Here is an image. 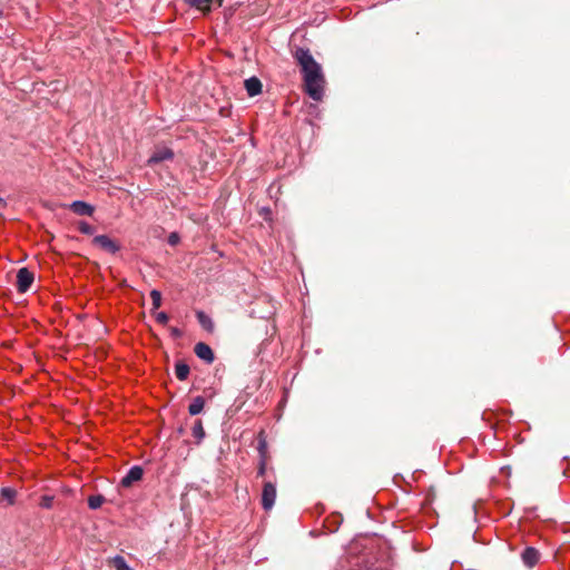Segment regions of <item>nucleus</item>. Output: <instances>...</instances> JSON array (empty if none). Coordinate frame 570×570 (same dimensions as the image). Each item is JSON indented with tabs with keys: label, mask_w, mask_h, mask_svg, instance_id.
I'll use <instances>...</instances> for the list:
<instances>
[{
	"label": "nucleus",
	"mask_w": 570,
	"mask_h": 570,
	"mask_svg": "<svg viewBox=\"0 0 570 570\" xmlns=\"http://www.w3.org/2000/svg\"><path fill=\"white\" fill-rule=\"evenodd\" d=\"M17 491L12 488H1L0 490V502L7 505H13L16 502Z\"/></svg>",
	"instance_id": "9b49d317"
},
{
	"label": "nucleus",
	"mask_w": 570,
	"mask_h": 570,
	"mask_svg": "<svg viewBox=\"0 0 570 570\" xmlns=\"http://www.w3.org/2000/svg\"><path fill=\"white\" fill-rule=\"evenodd\" d=\"M276 500V485L275 483L268 481L264 483L262 491V507L264 510H271Z\"/></svg>",
	"instance_id": "7ed1b4c3"
},
{
	"label": "nucleus",
	"mask_w": 570,
	"mask_h": 570,
	"mask_svg": "<svg viewBox=\"0 0 570 570\" xmlns=\"http://www.w3.org/2000/svg\"><path fill=\"white\" fill-rule=\"evenodd\" d=\"M155 318H156L157 323H159V324H161V325L167 324V322H168V320H169V317H168L167 313H165V312H159V313H157V314H156V316H155Z\"/></svg>",
	"instance_id": "5701e85b"
},
{
	"label": "nucleus",
	"mask_w": 570,
	"mask_h": 570,
	"mask_svg": "<svg viewBox=\"0 0 570 570\" xmlns=\"http://www.w3.org/2000/svg\"><path fill=\"white\" fill-rule=\"evenodd\" d=\"M205 406V399L203 396H196L193 399L191 403L188 406V412L190 415L199 414Z\"/></svg>",
	"instance_id": "4468645a"
},
{
	"label": "nucleus",
	"mask_w": 570,
	"mask_h": 570,
	"mask_svg": "<svg viewBox=\"0 0 570 570\" xmlns=\"http://www.w3.org/2000/svg\"><path fill=\"white\" fill-rule=\"evenodd\" d=\"M266 449H267L266 440L263 436H261L258 440V446H257L261 459L266 456Z\"/></svg>",
	"instance_id": "aec40b11"
},
{
	"label": "nucleus",
	"mask_w": 570,
	"mask_h": 570,
	"mask_svg": "<svg viewBox=\"0 0 570 570\" xmlns=\"http://www.w3.org/2000/svg\"><path fill=\"white\" fill-rule=\"evenodd\" d=\"M244 85L249 97L257 96L262 91V82L256 77L246 79Z\"/></svg>",
	"instance_id": "1a4fd4ad"
},
{
	"label": "nucleus",
	"mask_w": 570,
	"mask_h": 570,
	"mask_svg": "<svg viewBox=\"0 0 570 570\" xmlns=\"http://www.w3.org/2000/svg\"><path fill=\"white\" fill-rule=\"evenodd\" d=\"M73 213L80 216H91L94 207L85 202L76 200L70 205Z\"/></svg>",
	"instance_id": "9d476101"
},
{
	"label": "nucleus",
	"mask_w": 570,
	"mask_h": 570,
	"mask_svg": "<svg viewBox=\"0 0 570 570\" xmlns=\"http://www.w3.org/2000/svg\"><path fill=\"white\" fill-rule=\"evenodd\" d=\"M194 352L198 358H200L207 364H212L215 360V354L212 347L204 342L196 343V345L194 346Z\"/></svg>",
	"instance_id": "0eeeda50"
},
{
	"label": "nucleus",
	"mask_w": 570,
	"mask_h": 570,
	"mask_svg": "<svg viewBox=\"0 0 570 570\" xmlns=\"http://www.w3.org/2000/svg\"><path fill=\"white\" fill-rule=\"evenodd\" d=\"M150 297L153 301V307L155 309L159 308L161 305V293L158 289H153L150 292Z\"/></svg>",
	"instance_id": "6ab92c4d"
},
{
	"label": "nucleus",
	"mask_w": 570,
	"mask_h": 570,
	"mask_svg": "<svg viewBox=\"0 0 570 570\" xmlns=\"http://www.w3.org/2000/svg\"><path fill=\"white\" fill-rule=\"evenodd\" d=\"M266 473V458L259 460V466L257 470V476H264Z\"/></svg>",
	"instance_id": "b1692460"
},
{
	"label": "nucleus",
	"mask_w": 570,
	"mask_h": 570,
	"mask_svg": "<svg viewBox=\"0 0 570 570\" xmlns=\"http://www.w3.org/2000/svg\"><path fill=\"white\" fill-rule=\"evenodd\" d=\"M92 244L101 247L102 249H118L112 240L106 235L96 236L92 239Z\"/></svg>",
	"instance_id": "f8f14e48"
},
{
	"label": "nucleus",
	"mask_w": 570,
	"mask_h": 570,
	"mask_svg": "<svg viewBox=\"0 0 570 570\" xmlns=\"http://www.w3.org/2000/svg\"><path fill=\"white\" fill-rule=\"evenodd\" d=\"M170 334L174 338H179L183 336V331L179 330L178 327H171L170 328Z\"/></svg>",
	"instance_id": "a878e982"
},
{
	"label": "nucleus",
	"mask_w": 570,
	"mask_h": 570,
	"mask_svg": "<svg viewBox=\"0 0 570 570\" xmlns=\"http://www.w3.org/2000/svg\"><path fill=\"white\" fill-rule=\"evenodd\" d=\"M196 317L203 328H205L208 332H212L214 330V322L205 312L198 311L196 313Z\"/></svg>",
	"instance_id": "2eb2a0df"
},
{
	"label": "nucleus",
	"mask_w": 570,
	"mask_h": 570,
	"mask_svg": "<svg viewBox=\"0 0 570 570\" xmlns=\"http://www.w3.org/2000/svg\"><path fill=\"white\" fill-rule=\"evenodd\" d=\"M6 206L4 199L0 197V209H2Z\"/></svg>",
	"instance_id": "bb28decb"
},
{
	"label": "nucleus",
	"mask_w": 570,
	"mask_h": 570,
	"mask_svg": "<svg viewBox=\"0 0 570 570\" xmlns=\"http://www.w3.org/2000/svg\"><path fill=\"white\" fill-rule=\"evenodd\" d=\"M189 365L184 362H177L175 365V374L179 381H185L189 375Z\"/></svg>",
	"instance_id": "dca6fc26"
},
{
	"label": "nucleus",
	"mask_w": 570,
	"mask_h": 570,
	"mask_svg": "<svg viewBox=\"0 0 570 570\" xmlns=\"http://www.w3.org/2000/svg\"><path fill=\"white\" fill-rule=\"evenodd\" d=\"M105 501H106V499L101 494L90 495L88 498V507L91 510H97L104 504Z\"/></svg>",
	"instance_id": "f3484780"
},
{
	"label": "nucleus",
	"mask_w": 570,
	"mask_h": 570,
	"mask_svg": "<svg viewBox=\"0 0 570 570\" xmlns=\"http://www.w3.org/2000/svg\"><path fill=\"white\" fill-rule=\"evenodd\" d=\"M174 158V151L168 147H158L154 150L153 155L149 157L147 164L149 166H154L161 161L171 160Z\"/></svg>",
	"instance_id": "39448f33"
},
{
	"label": "nucleus",
	"mask_w": 570,
	"mask_h": 570,
	"mask_svg": "<svg viewBox=\"0 0 570 570\" xmlns=\"http://www.w3.org/2000/svg\"><path fill=\"white\" fill-rule=\"evenodd\" d=\"M79 229L85 234H91L92 233V226L88 223H80Z\"/></svg>",
	"instance_id": "393cba45"
},
{
	"label": "nucleus",
	"mask_w": 570,
	"mask_h": 570,
	"mask_svg": "<svg viewBox=\"0 0 570 570\" xmlns=\"http://www.w3.org/2000/svg\"><path fill=\"white\" fill-rule=\"evenodd\" d=\"M53 498L50 495H43L40 501V507L50 509L52 507Z\"/></svg>",
	"instance_id": "4be33fe9"
},
{
	"label": "nucleus",
	"mask_w": 570,
	"mask_h": 570,
	"mask_svg": "<svg viewBox=\"0 0 570 570\" xmlns=\"http://www.w3.org/2000/svg\"><path fill=\"white\" fill-rule=\"evenodd\" d=\"M191 434L196 441V444H200L205 439V430L202 420H196L191 429Z\"/></svg>",
	"instance_id": "ddd939ff"
},
{
	"label": "nucleus",
	"mask_w": 570,
	"mask_h": 570,
	"mask_svg": "<svg viewBox=\"0 0 570 570\" xmlns=\"http://www.w3.org/2000/svg\"><path fill=\"white\" fill-rule=\"evenodd\" d=\"M180 242V236L178 233L174 232V233H170L169 236H168V239H167V244L171 247H175L179 244Z\"/></svg>",
	"instance_id": "412c9836"
},
{
	"label": "nucleus",
	"mask_w": 570,
	"mask_h": 570,
	"mask_svg": "<svg viewBox=\"0 0 570 570\" xmlns=\"http://www.w3.org/2000/svg\"><path fill=\"white\" fill-rule=\"evenodd\" d=\"M35 281V274L28 267H21L17 272V289L27 293Z\"/></svg>",
	"instance_id": "f03ea898"
},
{
	"label": "nucleus",
	"mask_w": 570,
	"mask_h": 570,
	"mask_svg": "<svg viewBox=\"0 0 570 570\" xmlns=\"http://www.w3.org/2000/svg\"><path fill=\"white\" fill-rule=\"evenodd\" d=\"M114 566L116 570H134L131 567L128 566L122 556H116L114 558Z\"/></svg>",
	"instance_id": "a211bd4d"
},
{
	"label": "nucleus",
	"mask_w": 570,
	"mask_h": 570,
	"mask_svg": "<svg viewBox=\"0 0 570 570\" xmlns=\"http://www.w3.org/2000/svg\"><path fill=\"white\" fill-rule=\"evenodd\" d=\"M539 551L532 547H527L521 553V559L523 563L529 568H532L533 566L537 564V562L539 561Z\"/></svg>",
	"instance_id": "6e6552de"
},
{
	"label": "nucleus",
	"mask_w": 570,
	"mask_h": 570,
	"mask_svg": "<svg viewBox=\"0 0 570 570\" xmlns=\"http://www.w3.org/2000/svg\"><path fill=\"white\" fill-rule=\"evenodd\" d=\"M189 7L200 11L203 14H208L214 6L220 7L223 0H184Z\"/></svg>",
	"instance_id": "20e7f679"
},
{
	"label": "nucleus",
	"mask_w": 570,
	"mask_h": 570,
	"mask_svg": "<svg viewBox=\"0 0 570 570\" xmlns=\"http://www.w3.org/2000/svg\"><path fill=\"white\" fill-rule=\"evenodd\" d=\"M144 475V470L139 465H132L125 476L120 480V485L122 488H129L134 482L141 480Z\"/></svg>",
	"instance_id": "423d86ee"
},
{
	"label": "nucleus",
	"mask_w": 570,
	"mask_h": 570,
	"mask_svg": "<svg viewBox=\"0 0 570 570\" xmlns=\"http://www.w3.org/2000/svg\"><path fill=\"white\" fill-rule=\"evenodd\" d=\"M295 59L301 66L306 94L320 101L324 94V76L321 65L315 61L308 49L297 48Z\"/></svg>",
	"instance_id": "f257e3e1"
}]
</instances>
